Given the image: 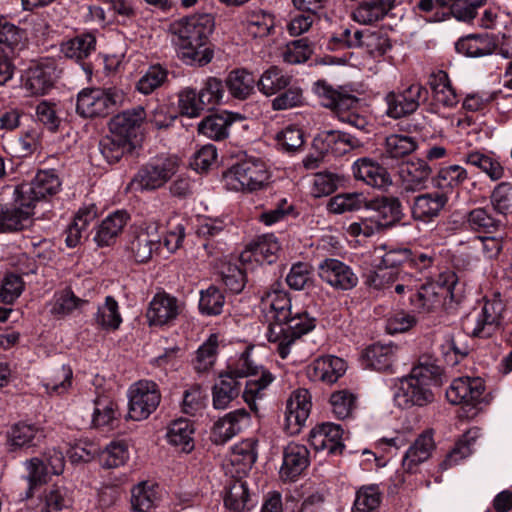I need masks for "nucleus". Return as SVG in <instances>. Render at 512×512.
<instances>
[{
	"mask_svg": "<svg viewBox=\"0 0 512 512\" xmlns=\"http://www.w3.org/2000/svg\"><path fill=\"white\" fill-rule=\"evenodd\" d=\"M214 26V18L208 13L188 16L170 25L171 41L184 63L203 66L212 60V52L205 45Z\"/></svg>",
	"mask_w": 512,
	"mask_h": 512,
	"instance_id": "1",
	"label": "nucleus"
},
{
	"mask_svg": "<svg viewBox=\"0 0 512 512\" xmlns=\"http://www.w3.org/2000/svg\"><path fill=\"white\" fill-rule=\"evenodd\" d=\"M441 368L430 357H421L409 375L401 378L395 387L394 402L401 409L423 407L434 400L432 386L438 383Z\"/></svg>",
	"mask_w": 512,
	"mask_h": 512,
	"instance_id": "2",
	"label": "nucleus"
},
{
	"mask_svg": "<svg viewBox=\"0 0 512 512\" xmlns=\"http://www.w3.org/2000/svg\"><path fill=\"white\" fill-rule=\"evenodd\" d=\"M224 373L230 374L237 380L249 377L242 396L245 403L254 412L258 411L257 401L262 400L266 396L267 388L275 379L270 371L253 362L249 350L241 353Z\"/></svg>",
	"mask_w": 512,
	"mask_h": 512,
	"instance_id": "3",
	"label": "nucleus"
},
{
	"mask_svg": "<svg viewBox=\"0 0 512 512\" xmlns=\"http://www.w3.org/2000/svg\"><path fill=\"white\" fill-rule=\"evenodd\" d=\"M315 326L316 318L307 311L291 312L287 320L270 324L266 335L268 341L275 344L280 357L285 359L290 354L292 345Z\"/></svg>",
	"mask_w": 512,
	"mask_h": 512,
	"instance_id": "4",
	"label": "nucleus"
},
{
	"mask_svg": "<svg viewBox=\"0 0 512 512\" xmlns=\"http://www.w3.org/2000/svg\"><path fill=\"white\" fill-rule=\"evenodd\" d=\"M504 311L505 303L501 295L495 293L462 319V328L469 336L489 338L500 329Z\"/></svg>",
	"mask_w": 512,
	"mask_h": 512,
	"instance_id": "5",
	"label": "nucleus"
},
{
	"mask_svg": "<svg viewBox=\"0 0 512 512\" xmlns=\"http://www.w3.org/2000/svg\"><path fill=\"white\" fill-rule=\"evenodd\" d=\"M448 401L461 405L466 417H475L490 402L485 393V384L480 377H459L454 379L446 390Z\"/></svg>",
	"mask_w": 512,
	"mask_h": 512,
	"instance_id": "6",
	"label": "nucleus"
},
{
	"mask_svg": "<svg viewBox=\"0 0 512 512\" xmlns=\"http://www.w3.org/2000/svg\"><path fill=\"white\" fill-rule=\"evenodd\" d=\"M125 91L117 86L86 88L77 96L76 111L82 117L106 116L125 102Z\"/></svg>",
	"mask_w": 512,
	"mask_h": 512,
	"instance_id": "7",
	"label": "nucleus"
},
{
	"mask_svg": "<svg viewBox=\"0 0 512 512\" xmlns=\"http://www.w3.org/2000/svg\"><path fill=\"white\" fill-rule=\"evenodd\" d=\"M269 178L265 164L248 158L236 163L223 175L224 185L232 191L252 192L261 189Z\"/></svg>",
	"mask_w": 512,
	"mask_h": 512,
	"instance_id": "8",
	"label": "nucleus"
},
{
	"mask_svg": "<svg viewBox=\"0 0 512 512\" xmlns=\"http://www.w3.org/2000/svg\"><path fill=\"white\" fill-rule=\"evenodd\" d=\"M331 42L348 48H362L373 57L383 56L391 48L385 32L370 28L354 32L344 29L338 36L331 37Z\"/></svg>",
	"mask_w": 512,
	"mask_h": 512,
	"instance_id": "9",
	"label": "nucleus"
},
{
	"mask_svg": "<svg viewBox=\"0 0 512 512\" xmlns=\"http://www.w3.org/2000/svg\"><path fill=\"white\" fill-rule=\"evenodd\" d=\"M128 417L134 421L147 419L158 407L161 394L158 385L150 380H140L128 390Z\"/></svg>",
	"mask_w": 512,
	"mask_h": 512,
	"instance_id": "10",
	"label": "nucleus"
},
{
	"mask_svg": "<svg viewBox=\"0 0 512 512\" xmlns=\"http://www.w3.org/2000/svg\"><path fill=\"white\" fill-rule=\"evenodd\" d=\"M178 161L175 157L158 158L134 176L130 187L134 191L154 190L163 186L177 171Z\"/></svg>",
	"mask_w": 512,
	"mask_h": 512,
	"instance_id": "11",
	"label": "nucleus"
},
{
	"mask_svg": "<svg viewBox=\"0 0 512 512\" xmlns=\"http://www.w3.org/2000/svg\"><path fill=\"white\" fill-rule=\"evenodd\" d=\"M312 397L305 388L291 392L285 403L284 429L290 435L298 434L311 413Z\"/></svg>",
	"mask_w": 512,
	"mask_h": 512,
	"instance_id": "12",
	"label": "nucleus"
},
{
	"mask_svg": "<svg viewBox=\"0 0 512 512\" xmlns=\"http://www.w3.org/2000/svg\"><path fill=\"white\" fill-rule=\"evenodd\" d=\"M62 186V182L54 169L39 170L32 181L28 184H22L15 189L25 198L24 202L30 203L33 207L41 200L57 194Z\"/></svg>",
	"mask_w": 512,
	"mask_h": 512,
	"instance_id": "13",
	"label": "nucleus"
},
{
	"mask_svg": "<svg viewBox=\"0 0 512 512\" xmlns=\"http://www.w3.org/2000/svg\"><path fill=\"white\" fill-rule=\"evenodd\" d=\"M427 89L420 83H412L400 93L389 92L385 101L386 114L394 119L402 118L415 112L420 102L426 100Z\"/></svg>",
	"mask_w": 512,
	"mask_h": 512,
	"instance_id": "14",
	"label": "nucleus"
},
{
	"mask_svg": "<svg viewBox=\"0 0 512 512\" xmlns=\"http://www.w3.org/2000/svg\"><path fill=\"white\" fill-rule=\"evenodd\" d=\"M319 278L334 290L348 291L358 284V277L346 263L335 258H326L318 265Z\"/></svg>",
	"mask_w": 512,
	"mask_h": 512,
	"instance_id": "15",
	"label": "nucleus"
},
{
	"mask_svg": "<svg viewBox=\"0 0 512 512\" xmlns=\"http://www.w3.org/2000/svg\"><path fill=\"white\" fill-rule=\"evenodd\" d=\"M57 77L56 62L42 58L33 62L23 75V88L31 95H43L53 85Z\"/></svg>",
	"mask_w": 512,
	"mask_h": 512,
	"instance_id": "16",
	"label": "nucleus"
},
{
	"mask_svg": "<svg viewBox=\"0 0 512 512\" xmlns=\"http://www.w3.org/2000/svg\"><path fill=\"white\" fill-rule=\"evenodd\" d=\"M159 223L155 220L145 222L139 232L128 244V251L137 263H146L160 247Z\"/></svg>",
	"mask_w": 512,
	"mask_h": 512,
	"instance_id": "17",
	"label": "nucleus"
},
{
	"mask_svg": "<svg viewBox=\"0 0 512 512\" xmlns=\"http://www.w3.org/2000/svg\"><path fill=\"white\" fill-rule=\"evenodd\" d=\"M25 198L14 190V205H0V232H15L28 228L32 223L34 207L24 203Z\"/></svg>",
	"mask_w": 512,
	"mask_h": 512,
	"instance_id": "18",
	"label": "nucleus"
},
{
	"mask_svg": "<svg viewBox=\"0 0 512 512\" xmlns=\"http://www.w3.org/2000/svg\"><path fill=\"white\" fill-rule=\"evenodd\" d=\"M280 249L281 245L278 238L273 234H265L259 236L242 251L239 260L245 270L253 269V261L268 264L276 261Z\"/></svg>",
	"mask_w": 512,
	"mask_h": 512,
	"instance_id": "19",
	"label": "nucleus"
},
{
	"mask_svg": "<svg viewBox=\"0 0 512 512\" xmlns=\"http://www.w3.org/2000/svg\"><path fill=\"white\" fill-rule=\"evenodd\" d=\"M182 311V304L168 293L154 295L149 303L146 318L150 326L171 325Z\"/></svg>",
	"mask_w": 512,
	"mask_h": 512,
	"instance_id": "20",
	"label": "nucleus"
},
{
	"mask_svg": "<svg viewBox=\"0 0 512 512\" xmlns=\"http://www.w3.org/2000/svg\"><path fill=\"white\" fill-rule=\"evenodd\" d=\"M342 437L343 429L341 425L325 422L311 429L308 441L317 452L326 451L327 454H338L344 448Z\"/></svg>",
	"mask_w": 512,
	"mask_h": 512,
	"instance_id": "21",
	"label": "nucleus"
},
{
	"mask_svg": "<svg viewBox=\"0 0 512 512\" xmlns=\"http://www.w3.org/2000/svg\"><path fill=\"white\" fill-rule=\"evenodd\" d=\"M251 424V416L244 408L236 409L219 418L213 426L212 441L224 444Z\"/></svg>",
	"mask_w": 512,
	"mask_h": 512,
	"instance_id": "22",
	"label": "nucleus"
},
{
	"mask_svg": "<svg viewBox=\"0 0 512 512\" xmlns=\"http://www.w3.org/2000/svg\"><path fill=\"white\" fill-rule=\"evenodd\" d=\"M313 144L320 153H331L337 157L362 146L359 139L348 133L336 130H325L320 132L314 138Z\"/></svg>",
	"mask_w": 512,
	"mask_h": 512,
	"instance_id": "23",
	"label": "nucleus"
},
{
	"mask_svg": "<svg viewBox=\"0 0 512 512\" xmlns=\"http://www.w3.org/2000/svg\"><path fill=\"white\" fill-rule=\"evenodd\" d=\"M352 172L355 179L374 188H387L392 183L387 170L368 157L357 159L352 165Z\"/></svg>",
	"mask_w": 512,
	"mask_h": 512,
	"instance_id": "24",
	"label": "nucleus"
},
{
	"mask_svg": "<svg viewBox=\"0 0 512 512\" xmlns=\"http://www.w3.org/2000/svg\"><path fill=\"white\" fill-rule=\"evenodd\" d=\"M431 172L426 161L414 159L402 163L398 173L403 189L407 192H416L426 187Z\"/></svg>",
	"mask_w": 512,
	"mask_h": 512,
	"instance_id": "25",
	"label": "nucleus"
},
{
	"mask_svg": "<svg viewBox=\"0 0 512 512\" xmlns=\"http://www.w3.org/2000/svg\"><path fill=\"white\" fill-rule=\"evenodd\" d=\"M244 117L238 112L224 110L218 114L210 115L204 118L198 124L200 134L213 139L223 140L228 137L231 124L242 121Z\"/></svg>",
	"mask_w": 512,
	"mask_h": 512,
	"instance_id": "26",
	"label": "nucleus"
},
{
	"mask_svg": "<svg viewBox=\"0 0 512 512\" xmlns=\"http://www.w3.org/2000/svg\"><path fill=\"white\" fill-rule=\"evenodd\" d=\"M312 90L324 107L337 113L350 110L358 104V99L355 96L334 89L324 80L316 81Z\"/></svg>",
	"mask_w": 512,
	"mask_h": 512,
	"instance_id": "27",
	"label": "nucleus"
},
{
	"mask_svg": "<svg viewBox=\"0 0 512 512\" xmlns=\"http://www.w3.org/2000/svg\"><path fill=\"white\" fill-rule=\"evenodd\" d=\"M261 311L269 325L285 321L291 315V300L284 291H267L261 297Z\"/></svg>",
	"mask_w": 512,
	"mask_h": 512,
	"instance_id": "28",
	"label": "nucleus"
},
{
	"mask_svg": "<svg viewBox=\"0 0 512 512\" xmlns=\"http://www.w3.org/2000/svg\"><path fill=\"white\" fill-rule=\"evenodd\" d=\"M434 446L431 433L425 432L419 435L402 458L403 471L410 474L418 472L420 465L430 458Z\"/></svg>",
	"mask_w": 512,
	"mask_h": 512,
	"instance_id": "29",
	"label": "nucleus"
},
{
	"mask_svg": "<svg viewBox=\"0 0 512 512\" xmlns=\"http://www.w3.org/2000/svg\"><path fill=\"white\" fill-rule=\"evenodd\" d=\"M146 117L147 114L142 106L127 109L112 118L109 125L110 132L116 137H123L129 141L136 136Z\"/></svg>",
	"mask_w": 512,
	"mask_h": 512,
	"instance_id": "30",
	"label": "nucleus"
},
{
	"mask_svg": "<svg viewBox=\"0 0 512 512\" xmlns=\"http://www.w3.org/2000/svg\"><path fill=\"white\" fill-rule=\"evenodd\" d=\"M398 347L392 343H375L367 347L362 354L365 367L377 371H390L397 361Z\"/></svg>",
	"mask_w": 512,
	"mask_h": 512,
	"instance_id": "31",
	"label": "nucleus"
},
{
	"mask_svg": "<svg viewBox=\"0 0 512 512\" xmlns=\"http://www.w3.org/2000/svg\"><path fill=\"white\" fill-rule=\"evenodd\" d=\"M129 220L130 215L125 210H116L108 214L97 227L94 241L101 247L112 245Z\"/></svg>",
	"mask_w": 512,
	"mask_h": 512,
	"instance_id": "32",
	"label": "nucleus"
},
{
	"mask_svg": "<svg viewBox=\"0 0 512 512\" xmlns=\"http://www.w3.org/2000/svg\"><path fill=\"white\" fill-rule=\"evenodd\" d=\"M309 464V451L306 446L290 443L284 450L280 476L284 480H295Z\"/></svg>",
	"mask_w": 512,
	"mask_h": 512,
	"instance_id": "33",
	"label": "nucleus"
},
{
	"mask_svg": "<svg viewBox=\"0 0 512 512\" xmlns=\"http://www.w3.org/2000/svg\"><path fill=\"white\" fill-rule=\"evenodd\" d=\"M345 371L346 364L343 359L327 355L313 361L309 366L308 375L314 381L332 384L336 382Z\"/></svg>",
	"mask_w": 512,
	"mask_h": 512,
	"instance_id": "34",
	"label": "nucleus"
},
{
	"mask_svg": "<svg viewBox=\"0 0 512 512\" xmlns=\"http://www.w3.org/2000/svg\"><path fill=\"white\" fill-rule=\"evenodd\" d=\"M448 203V196L443 191H433L415 197L412 215L415 219L430 221L437 217Z\"/></svg>",
	"mask_w": 512,
	"mask_h": 512,
	"instance_id": "35",
	"label": "nucleus"
},
{
	"mask_svg": "<svg viewBox=\"0 0 512 512\" xmlns=\"http://www.w3.org/2000/svg\"><path fill=\"white\" fill-rule=\"evenodd\" d=\"M241 382L230 374L221 373L212 387V404L217 410H223L238 398Z\"/></svg>",
	"mask_w": 512,
	"mask_h": 512,
	"instance_id": "36",
	"label": "nucleus"
},
{
	"mask_svg": "<svg viewBox=\"0 0 512 512\" xmlns=\"http://www.w3.org/2000/svg\"><path fill=\"white\" fill-rule=\"evenodd\" d=\"M96 44L97 39L95 32L87 31L62 42L60 52L66 58L82 61L95 52Z\"/></svg>",
	"mask_w": 512,
	"mask_h": 512,
	"instance_id": "37",
	"label": "nucleus"
},
{
	"mask_svg": "<svg viewBox=\"0 0 512 512\" xmlns=\"http://www.w3.org/2000/svg\"><path fill=\"white\" fill-rule=\"evenodd\" d=\"M161 498L162 491L159 485L152 481H142L131 490V505L135 512L150 511Z\"/></svg>",
	"mask_w": 512,
	"mask_h": 512,
	"instance_id": "38",
	"label": "nucleus"
},
{
	"mask_svg": "<svg viewBox=\"0 0 512 512\" xmlns=\"http://www.w3.org/2000/svg\"><path fill=\"white\" fill-rule=\"evenodd\" d=\"M457 52L472 58L492 54L496 49L494 39L489 34H471L456 42Z\"/></svg>",
	"mask_w": 512,
	"mask_h": 512,
	"instance_id": "39",
	"label": "nucleus"
},
{
	"mask_svg": "<svg viewBox=\"0 0 512 512\" xmlns=\"http://www.w3.org/2000/svg\"><path fill=\"white\" fill-rule=\"evenodd\" d=\"M44 437L40 427L34 424L19 422L12 426L8 433L10 450L36 446Z\"/></svg>",
	"mask_w": 512,
	"mask_h": 512,
	"instance_id": "40",
	"label": "nucleus"
},
{
	"mask_svg": "<svg viewBox=\"0 0 512 512\" xmlns=\"http://www.w3.org/2000/svg\"><path fill=\"white\" fill-rule=\"evenodd\" d=\"M396 5V0H368L352 13L354 21L369 25L383 19Z\"/></svg>",
	"mask_w": 512,
	"mask_h": 512,
	"instance_id": "41",
	"label": "nucleus"
},
{
	"mask_svg": "<svg viewBox=\"0 0 512 512\" xmlns=\"http://www.w3.org/2000/svg\"><path fill=\"white\" fill-rule=\"evenodd\" d=\"M464 227L472 232L490 234L496 232L501 226V221L484 207L470 210L463 219Z\"/></svg>",
	"mask_w": 512,
	"mask_h": 512,
	"instance_id": "42",
	"label": "nucleus"
},
{
	"mask_svg": "<svg viewBox=\"0 0 512 512\" xmlns=\"http://www.w3.org/2000/svg\"><path fill=\"white\" fill-rule=\"evenodd\" d=\"M193 434V424L187 419L180 418L169 425L166 438L169 444L189 453L194 449Z\"/></svg>",
	"mask_w": 512,
	"mask_h": 512,
	"instance_id": "43",
	"label": "nucleus"
},
{
	"mask_svg": "<svg viewBox=\"0 0 512 512\" xmlns=\"http://www.w3.org/2000/svg\"><path fill=\"white\" fill-rule=\"evenodd\" d=\"M97 216L98 209L95 204L84 205L77 211L73 223L67 230L65 241L68 247H75L80 242L82 233L94 222Z\"/></svg>",
	"mask_w": 512,
	"mask_h": 512,
	"instance_id": "44",
	"label": "nucleus"
},
{
	"mask_svg": "<svg viewBox=\"0 0 512 512\" xmlns=\"http://www.w3.org/2000/svg\"><path fill=\"white\" fill-rule=\"evenodd\" d=\"M292 76L277 66H271L261 74L257 81L258 90L265 96H273L287 88Z\"/></svg>",
	"mask_w": 512,
	"mask_h": 512,
	"instance_id": "45",
	"label": "nucleus"
},
{
	"mask_svg": "<svg viewBox=\"0 0 512 512\" xmlns=\"http://www.w3.org/2000/svg\"><path fill=\"white\" fill-rule=\"evenodd\" d=\"M373 211L372 217L377 224H381V229L388 227L400 220L401 204L397 198L382 197L378 198L371 204Z\"/></svg>",
	"mask_w": 512,
	"mask_h": 512,
	"instance_id": "46",
	"label": "nucleus"
},
{
	"mask_svg": "<svg viewBox=\"0 0 512 512\" xmlns=\"http://www.w3.org/2000/svg\"><path fill=\"white\" fill-rule=\"evenodd\" d=\"M73 371L69 365L52 369L43 378L42 384L49 395L60 396L72 387Z\"/></svg>",
	"mask_w": 512,
	"mask_h": 512,
	"instance_id": "47",
	"label": "nucleus"
},
{
	"mask_svg": "<svg viewBox=\"0 0 512 512\" xmlns=\"http://www.w3.org/2000/svg\"><path fill=\"white\" fill-rule=\"evenodd\" d=\"M429 85L433 97L438 104L444 107H454L458 104V96L452 88L448 75L444 71H438L431 75Z\"/></svg>",
	"mask_w": 512,
	"mask_h": 512,
	"instance_id": "48",
	"label": "nucleus"
},
{
	"mask_svg": "<svg viewBox=\"0 0 512 512\" xmlns=\"http://www.w3.org/2000/svg\"><path fill=\"white\" fill-rule=\"evenodd\" d=\"M95 323L104 330H118L122 323L118 302L112 296H106L104 302L98 306L94 316Z\"/></svg>",
	"mask_w": 512,
	"mask_h": 512,
	"instance_id": "49",
	"label": "nucleus"
},
{
	"mask_svg": "<svg viewBox=\"0 0 512 512\" xmlns=\"http://www.w3.org/2000/svg\"><path fill=\"white\" fill-rule=\"evenodd\" d=\"M445 299L438 292L437 286L420 285L410 297V304L418 312H430L443 305Z\"/></svg>",
	"mask_w": 512,
	"mask_h": 512,
	"instance_id": "50",
	"label": "nucleus"
},
{
	"mask_svg": "<svg viewBox=\"0 0 512 512\" xmlns=\"http://www.w3.org/2000/svg\"><path fill=\"white\" fill-rule=\"evenodd\" d=\"M255 84L254 76L244 69L231 71L226 79L229 93L240 100L247 99L254 92Z\"/></svg>",
	"mask_w": 512,
	"mask_h": 512,
	"instance_id": "51",
	"label": "nucleus"
},
{
	"mask_svg": "<svg viewBox=\"0 0 512 512\" xmlns=\"http://www.w3.org/2000/svg\"><path fill=\"white\" fill-rule=\"evenodd\" d=\"M274 25V16L261 9L250 11L245 19V29L254 38L269 35Z\"/></svg>",
	"mask_w": 512,
	"mask_h": 512,
	"instance_id": "52",
	"label": "nucleus"
},
{
	"mask_svg": "<svg viewBox=\"0 0 512 512\" xmlns=\"http://www.w3.org/2000/svg\"><path fill=\"white\" fill-rule=\"evenodd\" d=\"M224 505L231 512H244L254 504L251 503L248 486L243 481H235L224 497Z\"/></svg>",
	"mask_w": 512,
	"mask_h": 512,
	"instance_id": "53",
	"label": "nucleus"
},
{
	"mask_svg": "<svg viewBox=\"0 0 512 512\" xmlns=\"http://www.w3.org/2000/svg\"><path fill=\"white\" fill-rule=\"evenodd\" d=\"M416 148L415 138L408 135L391 134L385 139L383 154L386 158L399 159L411 154Z\"/></svg>",
	"mask_w": 512,
	"mask_h": 512,
	"instance_id": "54",
	"label": "nucleus"
},
{
	"mask_svg": "<svg viewBox=\"0 0 512 512\" xmlns=\"http://www.w3.org/2000/svg\"><path fill=\"white\" fill-rule=\"evenodd\" d=\"M177 107L180 114L188 118H197L207 110L199 92L191 87H185L179 91Z\"/></svg>",
	"mask_w": 512,
	"mask_h": 512,
	"instance_id": "55",
	"label": "nucleus"
},
{
	"mask_svg": "<svg viewBox=\"0 0 512 512\" xmlns=\"http://www.w3.org/2000/svg\"><path fill=\"white\" fill-rule=\"evenodd\" d=\"M412 256V251L407 248H391L386 250L385 245H380L374 250L375 261L379 259V263L375 266H381L387 270H397L396 268L407 263Z\"/></svg>",
	"mask_w": 512,
	"mask_h": 512,
	"instance_id": "56",
	"label": "nucleus"
},
{
	"mask_svg": "<svg viewBox=\"0 0 512 512\" xmlns=\"http://www.w3.org/2000/svg\"><path fill=\"white\" fill-rule=\"evenodd\" d=\"M168 79V70L159 64L151 65L136 83V90L149 95L160 88Z\"/></svg>",
	"mask_w": 512,
	"mask_h": 512,
	"instance_id": "57",
	"label": "nucleus"
},
{
	"mask_svg": "<svg viewBox=\"0 0 512 512\" xmlns=\"http://www.w3.org/2000/svg\"><path fill=\"white\" fill-rule=\"evenodd\" d=\"M468 179L467 170L457 164L441 168L433 178V183L442 191L454 189L462 185Z\"/></svg>",
	"mask_w": 512,
	"mask_h": 512,
	"instance_id": "58",
	"label": "nucleus"
},
{
	"mask_svg": "<svg viewBox=\"0 0 512 512\" xmlns=\"http://www.w3.org/2000/svg\"><path fill=\"white\" fill-rule=\"evenodd\" d=\"M367 200L363 193H343L332 197L328 209L335 214L358 211L366 206Z\"/></svg>",
	"mask_w": 512,
	"mask_h": 512,
	"instance_id": "59",
	"label": "nucleus"
},
{
	"mask_svg": "<svg viewBox=\"0 0 512 512\" xmlns=\"http://www.w3.org/2000/svg\"><path fill=\"white\" fill-rule=\"evenodd\" d=\"M85 303V300L75 296L72 291L62 290L54 294L50 302V313L58 317H64L82 307Z\"/></svg>",
	"mask_w": 512,
	"mask_h": 512,
	"instance_id": "60",
	"label": "nucleus"
},
{
	"mask_svg": "<svg viewBox=\"0 0 512 512\" xmlns=\"http://www.w3.org/2000/svg\"><path fill=\"white\" fill-rule=\"evenodd\" d=\"M99 457L104 468L123 466L129 459L128 446L124 441H111L104 450H101Z\"/></svg>",
	"mask_w": 512,
	"mask_h": 512,
	"instance_id": "61",
	"label": "nucleus"
},
{
	"mask_svg": "<svg viewBox=\"0 0 512 512\" xmlns=\"http://www.w3.org/2000/svg\"><path fill=\"white\" fill-rule=\"evenodd\" d=\"M72 495L62 486H54L45 494V505L42 512H72Z\"/></svg>",
	"mask_w": 512,
	"mask_h": 512,
	"instance_id": "62",
	"label": "nucleus"
},
{
	"mask_svg": "<svg viewBox=\"0 0 512 512\" xmlns=\"http://www.w3.org/2000/svg\"><path fill=\"white\" fill-rule=\"evenodd\" d=\"M381 493L376 485L363 486L357 492L352 512H377Z\"/></svg>",
	"mask_w": 512,
	"mask_h": 512,
	"instance_id": "63",
	"label": "nucleus"
},
{
	"mask_svg": "<svg viewBox=\"0 0 512 512\" xmlns=\"http://www.w3.org/2000/svg\"><path fill=\"white\" fill-rule=\"evenodd\" d=\"M225 304L223 293L215 286H210L200 292L199 310L201 314L216 316L222 313Z\"/></svg>",
	"mask_w": 512,
	"mask_h": 512,
	"instance_id": "64",
	"label": "nucleus"
}]
</instances>
